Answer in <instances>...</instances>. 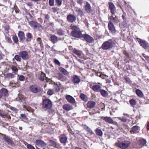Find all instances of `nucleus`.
Returning a JSON list of instances; mask_svg holds the SVG:
<instances>
[{
  "instance_id": "obj_1",
  "label": "nucleus",
  "mask_w": 149,
  "mask_h": 149,
  "mask_svg": "<svg viewBox=\"0 0 149 149\" xmlns=\"http://www.w3.org/2000/svg\"><path fill=\"white\" fill-rule=\"evenodd\" d=\"M71 29L72 31L71 32V35L74 37L76 38H81L83 36V34H82L80 29L77 27L75 26H72Z\"/></svg>"
},
{
  "instance_id": "obj_2",
  "label": "nucleus",
  "mask_w": 149,
  "mask_h": 149,
  "mask_svg": "<svg viewBox=\"0 0 149 149\" xmlns=\"http://www.w3.org/2000/svg\"><path fill=\"white\" fill-rule=\"evenodd\" d=\"M115 42L112 41H105L102 46V48L103 50H107L115 46Z\"/></svg>"
},
{
  "instance_id": "obj_3",
  "label": "nucleus",
  "mask_w": 149,
  "mask_h": 149,
  "mask_svg": "<svg viewBox=\"0 0 149 149\" xmlns=\"http://www.w3.org/2000/svg\"><path fill=\"white\" fill-rule=\"evenodd\" d=\"M52 106L51 101L48 99H45L43 101L42 108L45 110L50 109Z\"/></svg>"
},
{
  "instance_id": "obj_4",
  "label": "nucleus",
  "mask_w": 149,
  "mask_h": 149,
  "mask_svg": "<svg viewBox=\"0 0 149 149\" xmlns=\"http://www.w3.org/2000/svg\"><path fill=\"white\" fill-rule=\"evenodd\" d=\"M130 144V142L129 141L119 142L118 143V146L122 149H125L128 148Z\"/></svg>"
},
{
  "instance_id": "obj_5",
  "label": "nucleus",
  "mask_w": 149,
  "mask_h": 149,
  "mask_svg": "<svg viewBox=\"0 0 149 149\" xmlns=\"http://www.w3.org/2000/svg\"><path fill=\"white\" fill-rule=\"evenodd\" d=\"M30 91L33 93H36L41 91L40 87L36 85H33L31 86L29 88Z\"/></svg>"
},
{
  "instance_id": "obj_6",
  "label": "nucleus",
  "mask_w": 149,
  "mask_h": 149,
  "mask_svg": "<svg viewBox=\"0 0 149 149\" xmlns=\"http://www.w3.org/2000/svg\"><path fill=\"white\" fill-rule=\"evenodd\" d=\"M137 40L143 48L145 49L149 48V44L146 41L139 38H137Z\"/></svg>"
},
{
  "instance_id": "obj_7",
  "label": "nucleus",
  "mask_w": 149,
  "mask_h": 149,
  "mask_svg": "<svg viewBox=\"0 0 149 149\" xmlns=\"http://www.w3.org/2000/svg\"><path fill=\"white\" fill-rule=\"evenodd\" d=\"M29 25L33 29L38 28L39 29H42V26L39 24L34 21H31L29 22Z\"/></svg>"
},
{
  "instance_id": "obj_8",
  "label": "nucleus",
  "mask_w": 149,
  "mask_h": 149,
  "mask_svg": "<svg viewBox=\"0 0 149 149\" xmlns=\"http://www.w3.org/2000/svg\"><path fill=\"white\" fill-rule=\"evenodd\" d=\"M59 137L60 142L64 145L65 144L68 139V137L66 135L63 134L60 135Z\"/></svg>"
},
{
  "instance_id": "obj_9",
  "label": "nucleus",
  "mask_w": 149,
  "mask_h": 149,
  "mask_svg": "<svg viewBox=\"0 0 149 149\" xmlns=\"http://www.w3.org/2000/svg\"><path fill=\"white\" fill-rule=\"evenodd\" d=\"M8 94V90L6 88H2L0 90V99L7 96Z\"/></svg>"
},
{
  "instance_id": "obj_10",
  "label": "nucleus",
  "mask_w": 149,
  "mask_h": 149,
  "mask_svg": "<svg viewBox=\"0 0 149 149\" xmlns=\"http://www.w3.org/2000/svg\"><path fill=\"white\" fill-rule=\"evenodd\" d=\"M35 143L37 146L41 147H45L47 145L44 141L41 140H36Z\"/></svg>"
},
{
  "instance_id": "obj_11",
  "label": "nucleus",
  "mask_w": 149,
  "mask_h": 149,
  "mask_svg": "<svg viewBox=\"0 0 149 149\" xmlns=\"http://www.w3.org/2000/svg\"><path fill=\"white\" fill-rule=\"evenodd\" d=\"M19 55L23 60H26L28 59L29 58L28 53L25 51H22L20 52L19 53Z\"/></svg>"
},
{
  "instance_id": "obj_12",
  "label": "nucleus",
  "mask_w": 149,
  "mask_h": 149,
  "mask_svg": "<svg viewBox=\"0 0 149 149\" xmlns=\"http://www.w3.org/2000/svg\"><path fill=\"white\" fill-rule=\"evenodd\" d=\"M82 37L87 42L91 43L93 42L94 40L93 38L87 34H83Z\"/></svg>"
},
{
  "instance_id": "obj_13",
  "label": "nucleus",
  "mask_w": 149,
  "mask_h": 149,
  "mask_svg": "<svg viewBox=\"0 0 149 149\" xmlns=\"http://www.w3.org/2000/svg\"><path fill=\"white\" fill-rule=\"evenodd\" d=\"M67 19L68 22L72 23L75 21L76 18L74 15L70 14L67 16Z\"/></svg>"
},
{
  "instance_id": "obj_14",
  "label": "nucleus",
  "mask_w": 149,
  "mask_h": 149,
  "mask_svg": "<svg viewBox=\"0 0 149 149\" xmlns=\"http://www.w3.org/2000/svg\"><path fill=\"white\" fill-rule=\"evenodd\" d=\"M108 27L110 31L112 33H115V29L113 24L111 22H109L108 24Z\"/></svg>"
},
{
  "instance_id": "obj_15",
  "label": "nucleus",
  "mask_w": 149,
  "mask_h": 149,
  "mask_svg": "<svg viewBox=\"0 0 149 149\" xmlns=\"http://www.w3.org/2000/svg\"><path fill=\"white\" fill-rule=\"evenodd\" d=\"M85 10L88 13H90L92 11L91 7L90 4L87 2H86V4L85 7Z\"/></svg>"
},
{
  "instance_id": "obj_16",
  "label": "nucleus",
  "mask_w": 149,
  "mask_h": 149,
  "mask_svg": "<svg viewBox=\"0 0 149 149\" xmlns=\"http://www.w3.org/2000/svg\"><path fill=\"white\" fill-rule=\"evenodd\" d=\"M103 118V119L106 122L108 123L109 124H114V122L111 117L106 116Z\"/></svg>"
},
{
  "instance_id": "obj_17",
  "label": "nucleus",
  "mask_w": 149,
  "mask_h": 149,
  "mask_svg": "<svg viewBox=\"0 0 149 149\" xmlns=\"http://www.w3.org/2000/svg\"><path fill=\"white\" fill-rule=\"evenodd\" d=\"M63 109L67 111H69L73 109V107L72 105L69 104H64L63 106Z\"/></svg>"
},
{
  "instance_id": "obj_18",
  "label": "nucleus",
  "mask_w": 149,
  "mask_h": 149,
  "mask_svg": "<svg viewBox=\"0 0 149 149\" xmlns=\"http://www.w3.org/2000/svg\"><path fill=\"white\" fill-rule=\"evenodd\" d=\"M109 6L111 12L112 14H114L116 10L114 4L111 3H110L109 4Z\"/></svg>"
},
{
  "instance_id": "obj_19",
  "label": "nucleus",
  "mask_w": 149,
  "mask_h": 149,
  "mask_svg": "<svg viewBox=\"0 0 149 149\" xmlns=\"http://www.w3.org/2000/svg\"><path fill=\"white\" fill-rule=\"evenodd\" d=\"M66 98L67 101L72 104H74L75 103V100L74 98L70 95H67L66 96Z\"/></svg>"
},
{
  "instance_id": "obj_20",
  "label": "nucleus",
  "mask_w": 149,
  "mask_h": 149,
  "mask_svg": "<svg viewBox=\"0 0 149 149\" xmlns=\"http://www.w3.org/2000/svg\"><path fill=\"white\" fill-rule=\"evenodd\" d=\"M101 86L98 85H95L92 86V89L96 92H99L101 90Z\"/></svg>"
},
{
  "instance_id": "obj_21",
  "label": "nucleus",
  "mask_w": 149,
  "mask_h": 149,
  "mask_svg": "<svg viewBox=\"0 0 149 149\" xmlns=\"http://www.w3.org/2000/svg\"><path fill=\"white\" fill-rule=\"evenodd\" d=\"M58 40V37L54 35H52L50 37V41L54 44L57 42Z\"/></svg>"
},
{
  "instance_id": "obj_22",
  "label": "nucleus",
  "mask_w": 149,
  "mask_h": 149,
  "mask_svg": "<svg viewBox=\"0 0 149 149\" xmlns=\"http://www.w3.org/2000/svg\"><path fill=\"white\" fill-rule=\"evenodd\" d=\"M95 105V103L93 101H90L87 104V106L88 108L92 109L93 108Z\"/></svg>"
},
{
  "instance_id": "obj_23",
  "label": "nucleus",
  "mask_w": 149,
  "mask_h": 149,
  "mask_svg": "<svg viewBox=\"0 0 149 149\" xmlns=\"http://www.w3.org/2000/svg\"><path fill=\"white\" fill-rule=\"evenodd\" d=\"M72 81L74 83L78 84L80 81V80L78 76L74 75L72 77Z\"/></svg>"
},
{
  "instance_id": "obj_24",
  "label": "nucleus",
  "mask_w": 149,
  "mask_h": 149,
  "mask_svg": "<svg viewBox=\"0 0 149 149\" xmlns=\"http://www.w3.org/2000/svg\"><path fill=\"white\" fill-rule=\"evenodd\" d=\"M18 36L20 40H23L25 39L24 33L22 31H20L18 33Z\"/></svg>"
},
{
  "instance_id": "obj_25",
  "label": "nucleus",
  "mask_w": 149,
  "mask_h": 149,
  "mask_svg": "<svg viewBox=\"0 0 149 149\" xmlns=\"http://www.w3.org/2000/svg\"><path fill=\"white\" fill-rule=\"evenodd\" d=\"M3 139H5V141L8 144L12 145L13 144V141L8 136H5L3 137Z\"/></svg>"
},
{
  "instance_id": "obj_26",
  "label": "nucleus",
  "mask_w": 149,
  "mask_h": 149,
  "mask_svg": "<svg viewBox=\"0 0 149 149\" xmlns=\"http://www.w3.org/2000/svg\"><path fill=\"white\" fill-rule=\"evenodd\" d=\"M59 71L65 75H68L69 74V72L64 68H63L61 67L59 68Z\"/></svg>"
},
{
  "instance_id": "obj_27",
  "label": "nucleus",
  "mask_w": 149,
  "mask_h": 149,
  "mask_svg": "<svg viewBox=\"0 0 149 149\" xmlns=\"http://www.w3.org/2000/svg\"><path fill=\"white\" fill-rule=\"evenodd\" d=\"M99 92H100L101 95L104 97H107L108 94L107 91L103 89H101Z\"/></svg>"
},
{
  "instance_id": "obj_28",
  "label": "nucleus",
  "mask_w": 149,
  "mask_h": 149,
  "mask_svg": "<svg viewBox=\"0 0 149 149\" xmlns=\"http://www.w3.org/2000/svg\"><path fill=\"white\" fill-rule=\"evenodd\" d=\"M139 129V127L138 126H134L132 127V130L131 131V132L132 133H136L138 132Z\"/></svg>"
},
{
  "instance_id": "obj_29",
  "label": "nucleus",
  "mask_w": 149,
  "mask_h": 149,
  "mask_svg": "<svg viewBox=\"0 0 149 149\" xmlns=\"http://www.w3.org/2000/svg\"><path fill=\"white\" fill-rule=\"evenodd\" d=\"M58 79L60 80L61 81H64L65 79V77L63 76V75L61 73H58Z\"/></svg>"
},
{
  "instance_id": "obj_30",
  "label": "nucleus",
  "mask_w": 149,
  "mask_h": 149,
  "mask_svg": "<svg viewBox=\"0 0 149 149\" xmlns=\"http://www.w3.org/2000/svg\"><path fill=\"white\" fill-rule=\"evenodd\" d=\"M75 11L76 12L78 13V15L80 16L81 17L84 14L83 11L81 10L80 8H77Z\"/></svg>"
},
{
  "instance_id": "obj_31",
  "label": "nucleus",
  "mask_w": 149,
  "mask_h": 149,
  "mask_svg": "<svg viewBox=\"0 0 149 149\" xmlns=\"http://www.w3.org/2000/svg\"><path fill=\"white\" fill-rule=\"evenodd\" d=\"M146 141L143 139H141L138 142V144L140 146L144 145L146 143Z\"/></svg>"
},
{
  "instance_id": "obj_32",
  "label": "nucleus",
  "mask_w": 149,
  "mask_h": 149,
  "mask_svg": "<svg viewBox=\"0 0 149 149\" xmlns=\"http://www.w3.org/2000/svg\"><path fill=\"white\" fill-rule=\"evenodd\" d=\"M136 93L137 95L140 97H142L143 96V94L142 92L139 89H136Z\"/></svg>"
},
{
  "instance_id": "obj_33",
  "label": "nucleus",
  "mask_w": 149,
  "mask_h": 149,
  "mask_svg": "<svg viewBox=\"0 0 149 149\" xmlns=\"http://www.w3.org/2000/svg\"><path fill=\"white\" fill-rule=\"evenodd\" d=\"M49 143L50 145L51 146H52L55 148H57L58 146L56 143L54 141L52 140H50L49 141Z\"/></svg>"
},
{
  "instance_id": "obj_34",
  "label": "nucleus",
  "mask_w": 149,
  "mask_h": 149,
  "mask_svg": "<svg viewBox=\"0 0 149 149\" xmlns=\"http://www.w3.org/2000/svg\"><path fill=\"white\" fill-rule=\"evenodd\" d=\"M73 52L78 56H80L82 54V52L79 50L74 49L73 50Z\"/></svg>"
},
{
  "instance_id": "obj_35",
  "label": "nucleus",
  "mask_w": 149,
  "mask_h": 149,
  "mask_svg": "<svg viewBox=\"0 0 149 149\" xmlns=\"http://www.w3.org/2000/svg\"><path fill=\"white\" fill-rule=\"evenodd\" d=\"M96 133L97 135L102 136L103 134L102 131L100 129L97 128L96 130Z\"/></svg>"
},
{
  "instance_id": "obj_36",
  "label": "nucleus",
  "mask_w": 149,
  "mask_h": 149,
  "mask_svg": "<svg viewBox=\"0 0 149 149\" xmlns=\"http://www.w3.org/2000/svg\"><path fill=\"white\" fill-rule=\"evenodd\" d=\"M53 89L54 92H55L59 91L60 90L59 87L58 86L57 84H55L54 86Z\"/></svg>"
},
{
  "instance_id": "obj_37",
  "label": "nucleus",
  "mask_w": 149,
  "mask_h": 149,
  "mask_svg": "<svg viewBox=\"0 0 149 149\" xmlns=\"http://www.w3.org/2000/svg\"><path fill=\"white\" fill-rule=\"evenodd\" d=\"M57 33L59 36H63L64 34V31L61 29H58L57 30Z\"/></svg>"
},
{
  "instance_id": "obj_38",
  "label": "nucleus",
  "mask_w": 149,
  "mask_h": 149,
  "mask_svg": "<svg viewBox=\"0 0 149 149\" xmlns=\"http://www.w3.org/2000/svg\"><path fill=\"white\" fill-rule=\"evenodd\" d=\"M45 77V74L43 73H42L40 76L39 77V79L42 81L44 80Z\"/></svg>"
},
{
  "instance_id": "obj_39",
  "label": "nucleus",
  "mask_w": 149,
  "mask_h": 149,
  "mask_svg": "<svg viewBox=\"0 0 149 149\" xmlns=\"http://www.w3.org/2000/svg\"><path fill=\"white\" fill-rule=\"evenodd\" d=\"M130 104L132 106H134L136 104V102L135 100L134 99H131L129 101Z\"/></svg>"
},
{
  "instance_id": "obj_40",
  "label": "nucleus",
  "mask_w": 149,
  "mask_h": 149,
  "mask_svg": "<svg viewBox=\"0 0 149 149\" xmlns=\"http://www.w3.org/2000/svg\"><path fill=\"white\" fill-rule=\"evenodd\" d=\"M54 92L53 88L52 89H49L47 91V93L48 95H51L53 94Z\"/></svg>"
},
{
  "instance_id": "obj_41",
  "label": "nucleus",
  "mask_w": 149,
  "mask_h": 149,
  "mask_svg": "<svg viewBox=\"0 0 149 149\" xmlns=\"http://www.w3.org/2000/svg\"><path fill=\"white\" fill-rule=\"evenodd\" d=\"M117 118L120 120L124 122H126L127 120V118L124 117H117Z\"/></svg>"
},
{
  "instance_id": "obj_42",
  "label": "nucleus",
  "mask_w": 149,
  "mask_h": 149,
  "mask_svg": "<svg viewBox=\"0 0 149 149\" xmlns=\"http://www.w3.org/2000/svg\"><path fill=\"white\" fill-rule=\"evenodd\" d=\"M13 41L16 43L18 42V38L16 35H13Z\"/></svg>"
},
{
  "instance_id": "obj_43",
  "label": "nucleus",
  "mask_w": 149,
  "mask_h": 149,
  "mask_svg": "<svg viewBox=\"0 0 149 149\" xmlns=\"http://www.w3.org/2000/svg\"><path fill=\"white\" fill-rule=\"evenodd\" d=\"M21 57L19 55H15L14 57V58L17 61L20 62L21 60Z\"/></svg>"
},
{
  "instance_id": "obj_44",
  "label": "nucleus",
  "mask_w": 149,
  "mask_h": 149,
  "mask_svg": "<svg viewBox=\"0 0 149 149\" xmlns=\"http://www.w3.org/2000/svg\"><path fill=\"white\" fill-rule=\"evenodd\" d=\"M80 97L82 100L85 101L86 100V96L84 94H81Z\"/></svg>"
},
{
  "instance_id": "obj_45",
  "label": "nucleus",
  "mask_w": 149,
  "mask_h": 149,
  "mask_svg": "<svg viewBox=\"0 0 149 149\" xmlns=\"http://www.w3.org/2000/svg\"><path fill=\"white\" fill-rule=\"evenodd\" d=\"M111 21H112L113 22H116L117 21L116 18L113 17V16H111L109 18Z\"/></svg>"
},
{
  "instance_id": "obj_46",
  "label": "nucleus",
  "mask_w": 149,
  "mask_h": 149,
  "mask_svg": "<svg viewBox=\"0 0 149 149\" xmlns=\"http://www.w3.org/2000/svg\"><path fill=\"white\" fill-rule=\"evenodd\" d=\"M7 77L11 78H13L15 77L14 75L13 74L11 73H8V74H7Z\"/></svg>"
},
{
  "instance_id": "obj_47",
  "label": "nucleus",
  "mask_w": 149,
  "mask_h": 149,
  "mask_svg": "<svg viewBox=\"0 0 149 149\" xmlns=\"http://www.w3.org/2000/svg\"><path fill=\"white\" fill-rule=\"evenodd\" d=\"M28 149H35V148L31 144H28L27 146Z\"/></svg>"
},
{
  "instance_id": "obj_48",
  "label": "nucleus",
  "mask_w": 149,
  "mask_h": 149,
  "mask_svg": "<svg viewBox=\"0 0 149 149\" xmlns=\"http://www.w3.org/2000/svg\"><path fill=\"white\" fill-rule=\"evenodd\" d=\"M56 3L58 6L61 5L62 4V0H56Z\"/></svg>"
},
{
  "instance_id": "obj_49",
  "label": "nucleus",
  "mask_w": 149,
  "mask_h": 149,
  "mask_svg": "<svg viewBox=\"0 0 149 149\" xmlns=\"http://www.w3.org/2000/svg\"><path fill=\"white\" fill-rule=\"evenodd\" d=\"M54 0H49V3L51 6H52L54 5Z\"/></svg>"
},
{
  "instance_id": "obj_50",
  "label": "nucleus",
  "mask_w": 149,
  "mask_h": 149,
  "mask_svg": "<svg viewBox=\"0 0 149 149\" xmlns=\"http://www.w3.org/2000/svg\"><path fill=\"white\" fill-rule=\"evenodd\" d=\"M12 70L15 72H17L18 71V69L17 67L14 66H13L12 68Z\"/></svg>"
},
{
  "instance_id": "obj_51",
  "label": "nucleus",
  "mask_w": 149,
  "mask_h": 149,
  "mask_svg": "<svg viewBox=\"0 0 149 149\" xmlns=\"http://www.w3.org/2000/svg\"><path fill=\"white\" fill-rule=\"evenodd\" d=\"M26 36L28 39H30L32 37L31 34L29 33H26Z\"/></svg>"
},
{
  "instance_id": "obj_52",
  "label": "nucleus",
  "mask_w": 149,
  "mask_h": 149,
  "mask_svg": "<svg viewBox=\"0 0 149 149\" xmlns=\"http://www.w3.org/2000/svg\"><path fill=\"white\" fill-rule=\"evenodd\" d=\"M20 118H22L23 119H25L26 118V115L24 114H21L20 115Z\"/></svg>"
},
{
  "instance_id": "obj_53",
  "label": "nucleus",
  "mask_w": 149,
  "mask_h": 149,
  "mask_svg": "<svg viewBox=\"0 0 149 149\" xmlns=\"http://www.w3.org/2000/svg\"><path fill=\"white\" fill-rule=\"evenodd\" d=\"M86 130L88 132L90 133L91 134H93V132H92L91 130L88 127H86Z\"/></svg>"
},
{
  "instance_id": "obj_54",
  "label": "nucleus",
  "mask_w": 149,
  "mask_h": 149,
  "mask_svg": "<svg viewBox=\"0 0 149 149\" xmlns=\"http://www.w3.org/2000/svg\"><path fill=\"white\" fill-rule=\"evenodd\" d=\"M54 62L55 64H57L58 65H60V63L59 61L57 59H54Z\"/></svg>"
},
{
  "instance_id": "obj_55",
  "label": "nucleus",
  "mask_w": 149,
  "mask_h": 149,
  "mask_svg": "<svg viewBox=\"0 0 149 149\" xmlns=\"http://www.w3.org/2000/svg\"><path fill=\"white\" fill-rule=\"evenodd\" d=\"M24 79V77L23 75H20L19 77V79L21 81H23Z\"/></svg>"
},
{
  "instance_id": "obj_56",
  "label": "nucleus",
  "mask_w": 149,
  "mask_h": 149,
  "mask_svg": "<svg viewBox=\"0 0 149 149\" xmlns=\"http://www.w3.org/2000/svg\"><path fill=\"white\" fill-rule=\"evenodd\" d=\"M77 2L78 4L81 5L83 3L82 0H77Z\"/></svg>"
},
{
  "instance_id": "obj_57",
  "label": "nucleus",
  "mask_w": 149,
  "mask_h": 149,
  "mask_svg": "<svg viewBox=\"0 0 149 149\" xmlns=\"http://www.w3.org/2000/svg\"><path fill=\"white\" fill-rule=\"evenodd\" d=\"M125 78L127 81L128 82H130V79L127 77H125Z\"/></svg>"
},
{
  "instance_id": "obj_58",
  "label": "nucleus",
  "mask_w": 149,
  "mask_h": 149,
  "mask_svg": "<svg viewBox=\"0 0 149 149\" xmlns=\"http://www.w3.org/2000/svg\"><path fill=\"white\" fill-rule=\"evenodd\" d=\"M142 55L147 60H149V57L146 56L144 54H143Z\"/></svg>"
},
{
  "instance_id": "obj_59",
  "label": "nucleus",
  "mask_w": 149,
  "mask_h": 149,
  "mask_svg": "<svg viewBox=\"0 0 149 149\" xmlns=\"http://www.w3.org/2000/svg\"><path fill=\"white\" fill-rule=\"evenodd\" d=\"M52 10L54 13H55L57 11L56 8L55 7H53L52 8Z\"/></svg>"
},
{
  "instance_id": "obj_60",
  "label": "nucleus",
  "mask_w": 149,
  "mask_h": 149,
  "mask_svg": "<svg viewBox=\"0 0 149 149\" xmlns=\"http://www.w3.org/2000/svg\"><path fill=\"white\" fill-rule=\"evenodd\" d=\"M5 29L7 31H8L9 29V26L8 25H6L5 26Z\"/></svg>"
},
{
  "instance_id": "obj_61",
  "label": "nucleus",
  "mask_w": 149,
  "mask_h": 149,
  "mask_svg": "<svg viewBox=\"0 0 149 149\" xmlns=\"http://www.w3.org/2000/svg\"><path fill=\"white\" fill-rule=\"evenodd\" d=\"M123 114L124 116H126L127 117H130V116L129 114L127 113H124Z\"/></svg>"
},
{
  "instance_id": "obj_62",
  "label": "nucleus",
  "mask_w": 149,
  "mask_h": 149,
  "mask_svg": "<svg viewBox=\"0 0 149 149\" xmlns=\"http://www.w3.org/2000/svg\"><path fill=\"white\" fill-rule=\"evenodd\" d=\"M27 5L29 6H32V4L31 3L29 2L26 3Z\"/></svg>"
},
{
  "instance_id": "obj_63",
  "label": "nucleus",
  "mask_w": 149,
  "mask_h": 149,
  "mask_svg": "<svg viewBox=\"0 0 149 149\" xmlns=\"http://www.w3.org/2000/svg\"><path fill=\"white\" fill-rule=\"evenodd\" d=\"M3 58V54L1 52H0V60Z\"/></svg>"
},
{
  "instance_id": "obj_64",
  "label": "nucleus",
  "mask_w": 149,
  "mask_h": 149,
  "mask_svg": "<svg viewBox=\"0 0 149 149\" xmlns=\"http://www.w3.org/2000/svg\"><path fill=\"white\" fill-rule=\"evenodd\" d=\"M36 120L33 118H31L30 120V121L33 122H35Z\"/></svg>"
}]
</instances>
